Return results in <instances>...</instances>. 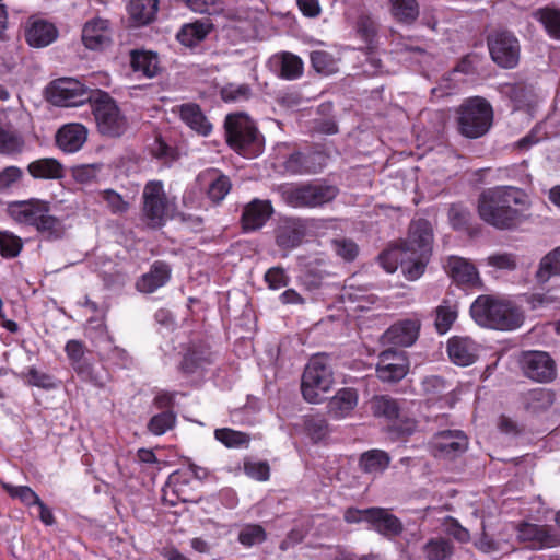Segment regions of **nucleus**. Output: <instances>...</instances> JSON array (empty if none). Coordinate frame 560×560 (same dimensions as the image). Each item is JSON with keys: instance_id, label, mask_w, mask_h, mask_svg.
<instances>
[{"instance_id": "2", "label": "nucleus", "mask_w": 560, "mask_h": 560, "mask_svg": "<svg viewBox=\"0 0 560 560\" xmlns=\"http://www.w3.org/2000/svg\"><path fill=\"white\" fill-rule=\"evenodd\" d=\"M469 313L477 325L498 330H513L524 322L518 306L490 294L477 296L470 305Z\"/></svg>"}, {"instance_id": "44", "label": "nucleus", "mask_w": 560, "mask_h": 560, "mask_svg": "<svg viewBox=\"0 0 560 560\" xmlns=\"http://www.w3.org/2000/svg\"><path fill=\"white\" fill-rule=\"evenodd\" d=\"M212 30V24L209 22L195 21L182 26L176 35L177 40L186 46L194 47L202 42Z\"/></svg>"}, {"instance_id": "55", "label": "nucleus", "mask_w": 560, "mask_h": 560, "mask_svg": "<svg viewBox=\"0 0 560 560\" xmlns=\"http://www.w3.org/2000/svg\"><path fill=\"white\" fill-rule=\"evenodd\" d=\"M303 74L302 59L293 54H284L280 67V75L285 80H295Z\"/></svg>"}, {"instance_id": "11", "label": "nucleus", "mask_w": 560, "mask_h": 560, "mask_svg": "<svg viewBox=\"0 0 560 560\" xmlns=\"http://www.w3.org/2000/svg\"><path fill=\"white\" fill-rule=\"evenodd\" d=\"M338 189L323 184H304L287 189V203L293 208H316L336 198Z\"/></svg>"}, {"instance_id": "10", "label": "nucleus", "mask_w": 560, "mask_h": 560, "mask_svg": "<svg viewBox=\"0 0 560 560\" xmlns=\"http://www.w3.org/2000/svg\"><path fill=\"white\" fill-rule=\"evenodd\" d=\"M96 89H89L77 79L61 78L50 83L49 100L57 106L74 107L91 103Z\"/></svg>"}, {"instance_id": "42", "label": "nucleus", "mask_w": 560, "mask_h": 560, "mask_svg": "<svg viewBox=\"0 0 560 560\" xmlns=\"http://www.w3.org/2000/svg\"><path fill=\"white\" fill-rule=\"evenodd\" d=\"M393 19L404 25H412L420 15L418 0H387Z\"/></svg>"}, {"instance_id": "1", "label": "nucleus", "mask_w": 560, "mask_h": 560, "mask_svg": "<svg viewBox=\"0 0 560 560\" xmlns=\"http://www.w3.org/2000/svg\"><path fill=\"white\" fill-rule=\"evenodd\" d=\"M527 205L526 192L514 186H495L483 190L478 199L482 221L499 230L515 228Z\"/></svg>"}, {"instance_id": "53", "label": "nucleus", "mask_w": 560, "mask_h": 560, "mask_svg": "<svg viewBox=\"0 0 560 560\" xmlns=\"http://www.w3.org/2000/svg\"><path fill=\"white\" fill-rule=\"evenodd\" d=\"M176 424V413L174 410H164L154 415L148 422V430L154 435H163L172 430Z\"/></svg>"}, {"instance_id": "23", "label": "nucleus", "mask_w": 560, "mask_h": 560, "mask_svg": "<svg viewBox=\"0 0 560 560\" xmlns=\"http://www.w3.org/2000/svg\"><path fill=\"white\" fill-rule=\"evenodd\" d=\"M110 23L106 19L95 18L88 21L82 30L83 45L90 50H104L113 43Z\"/></svg>"}, {"instance_id": "19", "label": "nucleus", "mask_w": 560, "mask_h": 560, "mask_svg": "<svg viewBox=\"0 0 560 560\" xmlns=\"http://www.w3.org/2000/svg\"><path fill=\"white\" fill-rule=\"evenodd\" d=\"M409 371V360L405 352L392 349L384 350L378 357L376 376L382 382L397 383Z\"/></svg>"}, {"instance_id": "6", "label": "nucleus", "mask_w": 560, "mask_h": 560, "mask_svg": "<svg viewBox=\"0 0 560 560\" xmlns=\"http://www.w3.org/2000/svg\"><path fill=\"white\" fill-rule=\"evenodd\" d=\"M90 105L101 135L118 138L125 133L128 127L127 118L109 93L96 89Z\"/></svg>"}, {"instance_id": "51", "label": "nucleus", "mask_w": 560, "mask_h": 560, "mask_svg": "<svg viewBox=\"0 0 560 560\" xmlns=\"http://www.w3.org/2000/svg\"><path fill=\"white\" fill-rule=\"evenodd\" d=\"M23 240L11 231H0V255L4 259L16 258L23 250Z\"/></svg>"}, {"instance_id": "25", "label": "nucleus", "mask_w": 560, "mask_h": 560, "mask_svg": "<svg viewBox=\"0 0 560 560\" xmlns=\"http://www.w3.org/2000/svg\"><path fill=\"white\" fill-rule=\"evenodd\" d=\"M366 517L371 528L384 537H397L404 530L401 521L387 509L373 506L372 511L366 513Z\"/></svg>"}, {"instance_id": "18", "label": "nucleus", "mask_w": 560, "mask_h": 560, "mask_svg": "<svg viewBox=\"0 0 560 560\" xmlns=\"http://www.w3.org/2000/svg\"><path fill=\"white\" fill-rule=\"evenodd\" d=\"M329 155L320 148L295 151L284 162L287 172L291 174H316L327 165Z\"/></svg>"}, {"instance_id": "32", "label": "nucleus", "mask_w": 560, "mask_h": 560, "mask_svg": "<svg viewBox=\"0 0 560 560\" xmlns=\"http://www.w3.org/2000/svg\"><path fill=\"white\" fill-rule=\"evenodd\" d=\"M421 323L417 318H407L393 324L385 332L389 342L396 346H412L419 337Z\"/></svg>"}, {"instance_id": "8", "label": "nucleus", "mask_w": 560, "mask_h": 560, "mask_svg": "<svg viewBox=\"0 0 560 560\" xmlns=\"http://www.w3.org/2000/svg\"><path fill=\"white\" fill-rule=\"evenodd\" d=\"M370 409L374 417L385 418L392 422L389 431L396 439H404L411 435L417 427L415 420L400 418V404L389 395H375L370 401Z\"/></svg>"}, {"instance_id": "56", "label": "nucleus", "mask_w": 560, "mask_h": 560, "mask_svg": "<svg viewBox=\"0 0 560 560\" xmlns=\"http://www.w3.org/2000/svg\"><path fill=\"white\" fill-rule=\"evenodd\" d=\"M422 388H423L424 394L430 399H439L443 395L452 392L450 386L446 384L445 380L439 375L427 376L422 381Z\"/></svg>"}, {"instance_id": "3", "label": "nucleus", "mask_w": 560, "mask_h": 560, "mask_svg": "<svg viewBox=\"0 0 560 560\" xmlns=\"http://www.w3.org/2000/svg\"><path fill=\"white\" fill-rule=\"evenodd\" d=\"M228 145L244 158H256L264 149V136L254 120L243 113L230 114L224 121Z\"/></svg>"}, {"instance_id": "17", "label": "nucleus", "mask_w": 560, "mask_h": 560, "mask_svg": "<svg viewBox=\"0 0 560 560\" xmlns=\"http://www.w3.org/2000/svg\"><path fill=\"white\" fill-rule=\"evenodd\" d=\"M215 362V353L203 340L190 342L184 350L178 371L186 376L203 372Z\"/></svg>"}, {"instance_id": "27", "label": "nucleus", "mask_w": 560, "mask_h": 560, "mask_svg": "<svg viewBox=\"0 0 560 560\" xmlns=\"http://www.w3.org/2000/svg\"><path fill=\"white\" fill-rule=\"evenodd\" d=\"M194 481V474L191 470L177 469L173 471L165 483L164 497L166 498L172 493L176 500L183 502L195 501L194 488L191 486Z\"/></svg>"}, {"instance_id": "50", "label": "nucleus", "mask_w": 560, "mask_h": 560, "mask_svg": "<svg viewBox=\"0 0 560 560\" xmlns=\"http://www.w3.org/2000/svg\"><path fill=\"white\" fill-rule=\"evenodd\" d=\"M457 306L444 300L442 304L435 308L434 327L436 331L440 335L446 334L457 319Z\"/></svg>"}, {"instance_id": "5", "label": "nucleus", "mask_w": 560, "mask_h": 560, "mask_svg": "<svg viewBox=\"0 0 560 560\" xmlns=\"http://www.w3.org/2000/svg\"><path fill=\"white\" fill-rule=\"evenodd\" d=\"M433 242V230L427 219L411 221L408 231V237L401 241V246L415 262L407 268L409 281L419 279L427 267Z\"/></svg>"}, {"instance_id": "15", "label": "nucleus", "mask_w": 560, "mask_h": 560, "mask_svg": "<svg viewBox=\"0 0 560 560\" xmlns=\"http://www.w3.org/2000/svg\"><path fill=\"white\" fill-rule=\"evenodd\" d=\"M516 537L532 550H542L560 545V534L550 525L521 522L516 527Z\"/></svg>"}, {"instance_id": "49", "label": "nucleus", "mask_w": 560, "mask_h": 560, "mask_svg": "<svg viewBox=\"0 0 560 560\" xmlns=\"http://www.w3.org/2000/svg\"><path fill=\"white\" fill-rule=\"evenodd\" d=\"M0 486L11 499L19 500L26 508L36 506L42 500L28 486H13L2 479H0Z\"/></svg>"}, {"instance_id": "64", "label": "nucleus", "mask_w": 560, "mask_h": 560, "mask_svg": "<svg viewBox=\"0 0 560 560\" xmlns=\"http://www.w3.org/2000/svg\"><path fill=\"white\" fill-rule=\"evenodd\" d=\"M265 281L271 290H279L289 284L290 278L281 267H272L265 273Z\"/></svg>"}, {"instance_id": "60", "label": "nucleus", "mask_w": 560, "mask_h": 560, "mask_svg": "<svg viewBox=\"0 0 560 560\" xmlns=\"http://www.w3.org/2000/svg\"><path fill=\"white\" fill-rule=\"evenodd\" d=\"M24 141L22 138L4 131L0 127V152L4 154H19L23 151Z\"/></svg>"}, {"instance_id": "63", "label": "nucleus", "mask_w": 560, "mask_h": 560, "mask_svg": "<svg viewBox=\"0 0 560 560\" xmlns=\"http://www.w3.org/2000/svg\"><path fill=\"white\" fill-rule=\"evenodd\" d=\"M102 198L106 201L109 210L114 214L125 213L129 203L124 200L122 196L113 189H105L102 192Z\"/></svg>"}, {"instance_id": "39", "label": "nucleus", "mask_w": 560, "mask_h": 560, "mask_svg": "<svg viewBox=\"0 0 560 560\" xmlns=\"http://www.w3.org/2000/svg\"><path fill=\"white\" fill-rule=\"evenodd\" d=\"M533 16L542 26L549 38L560 42V7L547 4L538 8Z\"/></svg>"}, {"instance_id": "62", "label": "nucleus", "mask_w": 560, "mask_h": 560, "mask_svg": "<svg viewBox=\"0 0 560 560\" xmlns=\"http://www.w3.org/2000/svg\"><path fill=\"white\" fill-rule=\"evenodd\" d=\"M28 384L43 389H55L58 384L56 378L48 374L38 371L36 368H30L27 372Z\"/></svg>"}, {"instance_id": "34", "label": "nucleus", "mask_w": 560, "mask_h": 560, "mask_svg": "<svg viewBox=\"0 0 560 560\" xmlns=\"http://www.w3.org/2000/svg\"><path fill=\"white\" fill-rule=\"evenodd\" d=\"M203 176L208 179L206 195L215 206L220 205L232 189L230 177L218 168H209Z\"/></svg>"}, {"instance_id": "20", "label": "nucleus", "mask_w": 560, "mask_h": 560, "mask_svg": "<svg viewBox=\"0 0 560 560\" xmlns=\"http://www.w3.org/2000/svg\"><path fill=\"white\" fill-rule=\"evenodd\" d=\"M273 233L276 245L287 256L302 244L306 235V224L301 219L287 218L278 223Z\"/></svg>"}, {"instance_id": "61", "label": "nucleus", "mask_w": 560, "mask_h": 560, "mask_svg": "<svg viewBox=\"0 0 560 560\" xmlns=\"http://www.w3.org/2000/svg\"><path fill=\"white\" fill-rule=\"evenodd\" d=\"M332 247L336 254L346 261H353L359 254V246L350 238L334 240Z\"/></svg>"}, {"instance_id": "58", "label": "nucleus", "mask_w": 560, "mask_h": 560, "mask_svg": "<svg viewBox=\"0 0 560 560\" xmlns=\"http://www.w3.org/2000/svg\"><path fill=\"white\" fill-rule=\"evenodd\" d=\"M357 33L365 42L369 48H372L377 28L375 22L366 15L360 16L357 22Z\"/></svg>"}, {"instance_id": "28", "label": "nucleus", "mask_w": 560, "mask_h": 560, "mask_svg": "<svg viewBox=\"0 0 560 560\" xmlns=\"http://www.w3.org/2000/svg\"><path fill=\"white\" fill-rule=\"evenodd\" d=\"M359 401L357 389L352 387H343L336 392V394L327 402V413L330 418L340 420L349 417L354 410Z\"/></svg>"}, {"instance_id": "14", "label": "nucleus", "mask_w": 560, "mask_h": 560, "mask_svg": "<svg viewBox=\"0 0 560 560\" xmlns=\"http://www.w3.org/2000/svg\"><path fill=\"white\" fill-rule=\"evenodd\" d=\"M523 374L537 383H550L557 376L555 360L545 351H524L520 358Z\"/></svg>"}, {"instance_id": "13", "label": "nucleus", "mask_w": 560, "mask_h": 560, "mask_svg": "<svg viewBox=\"0 0 560 560\" xmlns=\"http://www.w3.org/2000/svg\"><path fill=\"white\" fill-rule=\"evenodd\" d=\"M142 212L151 228L165 224L168 212V199L161 180H149L142 192Z\"/></svg>"}, {"instance_id": "46", "label": "nucleus", "mask_w": 560, "mask_h": 560, "mask_svg": "<svg viewBox=\"0 0 560 560\" xmlns=\"http://www.w3.org/2000/svg\"><path fill=\"white\" fill-rule=\"evenodd\" d=\"M560 276V246L546 254L539 262L535 273L537 283L545 284L552 277Z\"/></svg>"}, {"instance_id": "9", "label": "nucleus", "mask_w": 560, "mask_h": 560, "mask_svg": "<svg viewBox=\"0 0 560 560\" xmlns=\"http://www.w3.org/2000/svg\"><path fill=\"white\" fill-rule=\"evenodd\" d=\"M492 61L503 69H514L520 62L521 45L515 34L508 30H494L487 36Z\"/></svg>"}, {"instance_id": "22", "label": "nucleus", "mask_w": 560, "mask_h": 560, "mask_svg": "<svg viewBox=\"0 0 560 560\" xmlns=\"http://www.w3.org/2000/svg\"><path fill=\"white\" fill-rule=\"evenodd\" d=\"M434 455L454 459L468 448V438L459 430H444L434 436Z\"/></svg>"}, {"instance_id": "38", "label": "nucleus", "mask_w": 560, "mask_h": 560, "mask_svg": "<svg viewBox=\"0 0 560 560\" xmlns=\"http://www.w3.org/2000/svg\"><path fill=\"white\" fill-rule=\"evenodd\" d=\"M159 10V0H130L128 13L132 25L144 26L152 23Z\"/></svg>"}, {"instance_id": "54", "label": "nucleus", "mask_w": 560, "mask_h": 560, "mask_svg": "<svg viewBox=\"0 0 560 560\" xmlns=\"http://www.w3.org/2000/svg\"><path fill=\"white\" fill-rule=\"evenodd\" d=\"M215 439L229 448L247 446L249 435L245 432L236 431L230 428H221L214 431Z\"/></svg>"}, {"instance_id": "24", "label": "nucleus", "mask_w": 560, "mask_h": 560, "mask_svg": "<svg viewBox=\"0 0 560 560\" xmlns=\"http://www.w3.org/2000/svg\"><path fill=\"white\" fill-rule=\"evenodd\" d=\"M24 37L31 47L43 48L57 39L58 30L55 24L46 20L30 18L25 25Z\"/></svg>"}, {"instance_id": "43", "label": "nucleus", "mask_w": 560, "mask_h": 560, "mask_svg": "<svg viewBox=\"0 0 560 560\" xmlns=\"http://www.w3.org/2000/svg\"><path fill=\"white\" fill-rule=\"evenodd\" d=\"M390 464L387 452L378 448L369 450L360 455L359 468L364 474L376 475L384 472Z\"/></svg>"}, {"instance_id": "21", "label": "nucleus", "mask_w": 560, "mask_h": 560, "mask_svg": "<svg viewBox=\"0 0 560 560\" xmlns=\"http://www.w3.org/2000/svg\"><path fill=\"white\" fill-rule=\"evenodd\" d=\"M273 214V207L269 200L254 198L243 207L240 225L244 233H252L262 229Z\"/></svg>"}, {"instance_id": "4", "label": "nucleus", "mask_w": 560, "mask_h": 560, "mask_svg": "<svg viewBox=\"0 0 560 560\" xmlns=\"http://www.w3.org/2000/svg\"><path fill=\"white\" fill-rule=\"evenodd\" d=\"M457 131L465 138L483 137L493 124L491 104L481 96L466 98L456 109Z\"/></svg>"}, {"instance_id": "57", "label": "nucleus", "mask_w": 560, "mask_h": 560, "mask_svg": "<svg viewBox=\"0 0 560 560\" xmlns=\"http://www.w3.org/2000/svg\"><path fill=\"white\" fill-rule=\"evenodd\" d=\"M312 67L318 73L329 74L335 70V59L325 50H315L310 56Z\"/></svg>"}, {"instance_id": "37", "label": "nucleus", "mask_w": 560, "mask_h": 560, "mask_svg": "<svg viewBox=\"0 0 560 560\" xmlns=\"http://www.w3.org/2000/svg\"><path fill=\"white\" fill-rule=\"evenodd\" d=\"M555 392L549 388H532L521 396V401L527 412L537 415L548 410L555 402Z\"/></svg>"}, {"instance_id": "52", "label": "nucleus", "mask_w": 560, "mask_h": 560, "mask_svg": "<svg viewBox=\"0 0 560 560\" xmlns=\"http://www.w3.org/2000/svg\"><path fill=\"white\" fill-rule=\"evenodd\" d=\"M267 539V533L260 524H246L238 532L237 540L245 547L250 548L260 545Z\"/></svg>"}, {"instance_id": "30", "label": "nucleus", "mask_w": 560, "mask_h": 560, "mask_svg": "<svg viewBox=\"0 0 560 560\" xmlns=\"http://www.w3.org/2000/svg\"><path fill=\"white\" fill-rule=\"evenodd\" d=\"M447 275L458 285L475 287L480 282L479 273L469 260L451 256L445 266Z\"/></svg>"}, {"instance_id": "41", "label": "nucleus", "mask_w": 560, "mask_h": 560, "mask_svg": "<svg viewBox=\"0 0 560 560\" xmlns=\"http://www.w3.org/2000/svg\"><path fill=\"white\" fill-rule=\"evenodd\" d=\"M28 174L35 179H60L63 177L62 164L54 158H43L27 165Z\"/></svg>"}, {"instance_id": "16", "label": "nucleus", "mask_w": 560, "mask_h": 560, "mask_svg": "<svg viewBox=\"0 0 560 560\" xmlns=\"http://www.w3.org/2000/svg\"><path fill=\"white\" fill-rule=\"evenodd\" d=\"M65 352L71 368L82 381L97 388L105 387L107 378L96 373L93 364L85 358L86 347L83 341L77 339L68 340L65 346Z\"/></svg>"}, {"instance_id": "7", "label": "nucleus", "mask_w": 560, "mask_h": 560, "mask_svg": "<svg viewBox=\"0 0 560 560\" xmlns=\"http://www.w3.org/2000/svg\"><path fill=\"white\" fill-rule=\"evenodd\" d=\"M332 383L334 375L327 359L323 355L313 357L302 375V396L311 404H318L323 399L322 395L331 388Z\"/></svg>"}, {"instance_id": "48", "label": "nucleus", "mask_w": 560, "mask_h": 560, "mask_svg": "<svg viewBox=\"0 0 560 560\" xmlns=\"http://www.w3.org/2000/svg\"><path fill=\"white\" fill-rule=\"evenodd\" d=\"M422 551L427 560H448L454 552V545L447 538H431L424 544Z\"/></svg>"}, {"instance_id": "59", "label": "nucleus", "mask_w": 560, "mask_h": 560, "mask_svg": "<svg viewBox=\"0 0 560 560\" xmlns=\"http://www.w3.org/2000/svg\"><path fill=\"white\" fill-rule=\"evenodd\" d=\"M487 265L499 270L513 271L517 267V257L512 253H497L487 257Z\"/></svg>"}, {"instance_id": "31", "label": "nucleus", "mask_w": 560, "mask_h": 560, "mask_svg": "<svg viewBox=\"0 0 560 560\" xmlns=\"http://www.w3.org/2000/svg\"><path fill=\"white\" fill-rule=\"evenodd\" d=\"M171 273L172 269L167 262L155 260L150 270L138 279L136 288L142 293H153L170 281Z\"/></svg>"}, {"instance_id": "47", "label": "nucleus", "mask_w": 560, "mask_h": 560, "mask_svg": "<svg viewBox=\"0 0 560 560\" xmlns=\"http://www.w3.org/2000/svg\"><path fill=\"white\" fill-rule=\"evenodd\" d=\"M305 434L314 442L324 441L330 432L329 423L323 415H306L303 417Z\"/></svg>"}, {"instance_id": "26", "label": "nucleus", "mask_w": 560, "mask_h": 560, "mask_svg": "<svg viewBox=\"0 0 560 560\" xmlns=\"http://www.w3.org/2000/svg\"><path fill=\"white\" fill-rule=\"evenodd\" d=\"M479 347L469 337L453 336L447 341L450 360L459 366H468L478 359Z\"/></svg>"}, {"instance_id": "12", "label": "nucleus", "mask_w": 560, "mask_h": 560, "mask_svg": "<svg viewBox=\"0 0 560 560\" xmlns=\"http://www.w3.org/2000/svg\"><path fill=\"white\" fill-rule=\"evenodd\" d=\"M50 201L39 198L8 202L7 214L18 224L32 228L35 232L51 212Z\"/></svg>"}, {"instance_id": "45", "label": "nucleus", "mask_w": 560, "mask_h": 560, "mask_svg": "<svg viewBox=\"0 0 560 560\" xmlns=\"http://www.w3.org/2000/svg\"><path fill=\"white\" fill-rule=\"evenodd\" d=\"M36 233L38 237L45 242L61 241L67 234L65 219L54 214L51 211L45 218Z\"/></svg>"}, {"instance_id": "36", "label": "nucleus", "mask_w": 560, "mask_h": 560, "mask_svg": "<svg viewBox=\"0 0 560 560\" xmlns=\"http://www.w3.org/2000/svg\"><path fill=\"white\" fill-rule=\"evenodd\" d=\"M378 262L381 267L388 273L395 272L400 267L405 278L409 280L407 268L415 262L408 255L401 244L383 250L378 255Z\"/></svg>"}, {"instance_id": "29", "label": "nucleus", "mask_w": 560, "mask_h": 560, "mask_svg": "<svg viewBox=\"0 0 560 560\" xmlns=\"http://www.w3.org/2000/svg\"><path fill=\"white\" fill-rule=\"evenodd\" d=\"M88 139V129L79 122L66 124L56 133V143L66 153L78 152Z\"/></svg>"}, {"instance_id": "35", "label": "nucleus", "mask_w": 560, "mask_h": 560, "mask_svg": "<svg viewBox=\"0 0 560 560\" xmlns=\"http://www.w3.org/2000/svg\"><path fill=\"white\" fill-rule=\"evenodd\" d=\"M180 119L198 135L207 137L212 131V124L196 103H185L178 106Z\"/></svg>"}, {"instance_id": "33", "label": "nucleus", "mask_w": 560, "mask_h": 560, "mask_svg": "<svg viewBox=\"0 0 560 560\" xmlns=\"http://www.w3.org/2000/svg\"><path fill=\"white\" fill-rule=\"evenodd\" d=\"M130 67L133 72L152 79L161 73L160 57L155 51L145 49H132L130 51Z\"/></svg>"}, {"instance_id": "40", "label": "nucleus", "mask_w": 560, "mask_h": 560, "mask_svg": "<svg viewBox=\"0 0 560 560\" xmlns=\"http://www.w3.org/2000/svg\"><path fill=\"white\" fill-rule=\"evenodd\" d=\"M501 93L514 104V109L517 110L528 108L534 103L533 88L523 81L502 84Z\"/></svg>"}]
</instances>
